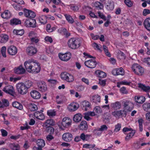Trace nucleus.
Here are the masks:
<instances>
[{"instance_id": "0eeeda50", "label": "nucleus", "mask_w": 150, "mask_h": 150, "mask_svg": "<svg viewBox=\"0 0 150 150\" xmlns=\"http://www.w3.org/2000/svg\"><path fill=\"white\" fill-rule=\"evenodd\" d=\"M37 85L39 90L42 92H45L47 90L46 85L44 81H39L37 83Z\"/></svg>"}, {"instance_id": "09e8293b", "label": "nucleus", "mask_w": 150, "mask_h": 150, "mask_svg": "<svg viewBox=\"0 0 150 150\" xmlns=\"http://www.w3.org/2000/svg\"><path fill=\"white\" fill-rule=\"evenodd\" d=\"M67 75L68 76L66 80L69 82H73L74 80L73 76L69 74Z\"/></svg>"}, {"instance_id": "4be33fe9", "label": "nucleus", "mask_w": 150, "mask_h": 150, "mask_svg": "<svg viewBox=\"0 0 150 150\" xmlns=\"http://www.w3.org/2000/svg\"><path fill=\"white\" fill-rule=\"evenodd\" d=\"M8 146L12 150H20V146L18 144H16L14 143H10Z\"/></svg>"}, {"instance_id": "1a4fd4ad", "label": "nucleus", "mask_w": 150, "mask_h": 150, "mask_svg": "<svg viewBox=\"0 0 150 150\" xmlns=\"http://www.w3.org/2000/svg\"><path fill=\"white\" fill-rule=\"evenodd\" d=\"M85 65L86 67L90 68H95L97 65V62L95 60L92 59L86 61L85 62Z\"/></svg>"}, {"instance_id": "f8f14e48", "label": "nucleus", "mask_w": 150, "mask_h": 150, "mask_svg": "<svg viewBox=\"0 0 150 150\" xmlns=\"http://www.w3.org/2000/svg\"><path fill=\"white\" fill-rule=\"evenodd\" d=\"M62 139L65 141L70 142L73 139L72 135L69 132L65 133L62 135Z\"/></svg>"}, {"instance_id": "473e14b6", "label": "nucleus", "mask_w": 150, "mask_h": 150, "mask_svg": "<svg viewBox=\"0 0 150 150\" xmlns=\"http://www.w3.org/2000/svg\"><path fill=\"white\" fill-rule=\"evenodd\" d=\"M114 4L113 1L110 0L108 1L107 8L109 10H112L114 8Z\"/></svg>"}, {"instance_id": "79ce46f5", "label": "nucleus", "mask_w": 150, "mask_h": 150, "mask_svg": "<svg viewBox=\"0 0 150 150\" xmlns=\"http://www.w3.org/2000/svg\"><path fill=\"white\" fill-rule=\"evenodd\" d=\"M40 23L43 24H46L47 22V17L45 16H42L39 18Z\"/></svg>"}, {"instance_id": "a878e982", "label": "nucleus", "mask_w": 150, "mask_h": 150, "mask_svg": "<svg viewBox=\"0 0 150 150\" xmlns=\"http://www.w3.org/2000/svg\"><path fill=\"white\" fill-rule=\"evenodd\" d=\"M9 38L8 36L6 34H1L0 35V42L4 43L6 42Z\"/></svg>"}, {"instance_id": "412c9836", "label": "nucleus", "mask_w": 150, "mask_h": 150, "mask_svg": "<svg viewBox=\"0 0 150 150\" xmlns=\"http://www.w3.org/2000/svg\"><path fill=\"white\" fill-rule=\"evenodd\" d=\"M111 107L114 109L117 110L120 109L121 107V103L118 101L116 102L111 104Z\"/></svg>"}, {"instance_id": "13d9d810", "label": "nucleus", "mask_w": 150, "mask_h": 150, "mask_svg": "<svg viewBox=\"0 0 150 150\" xmlns=\"http://www.w3.org/2000/svg\"><path fill=\"white\" fill-rule=\"evenodd\" d=\"M125 4L129 7H131L132 5V3L130 0H125Z\"/></svg>"}, {"instance_id": "e2e57ef3", "label": "nucleus", "mask_w": 150, "mask_h": 150, "mask_svg": "<svg viewBox=\"0 0 150 150\" xmlns=\"http://www.w3.org/2000/svg\"><path fill=\"white\" fill-rule=\"evenodd\" d=\"M23 11L24 12V14L25 16L26 17H27L29 15V14L30 12L31 11L29 10H28L26 9V8H24L23 9Z\"/></svg>"}, {"instance_id": "7ed1b4c3", "label": "nucleus", "mask_w": 150, "mask_h": 150, "mask_svg": "<svg viewBox=\"0 0 150 150\" xmlns=\"http://www.w3.org/2000/svg\"><path fill=\"white\" fill-rule=\"evenodd\" d=\"M132 69L134 73L137 75L141 76L144 73V69L137 64H133L132 66Z\"/></svg>"}, {"instance_id": "8fccbe9b", "label": "nucleus", "mask_w": 150, "mask_h": 150, "mask_svg": "<svg viewBox=\"0 0 150 150\" xmlns=\"http://www.w3.org/2000/svg\"><path fill=\"white\" fill-rule=\"evenodd\" d=\"M94 6L96 8H99L100 9L103 8V4L99 2H96L94 4Z\"/></svg>"}, {"instance_id": "4c0bfd02", "label": "nucleus", "mask_w": 150, "mask_h": 150, "mask_svg": "<svg viewBox=\"0 0 150 150\" xmlns=\"http://www.w3.org/2000/svg\"><path fill=\"white\" fill-rule=\"evenodd\" d=\"M36 143L38 146H40L43 147L45 145V141L41 139H38L36 141Z\"/></svg>"}, {"instance_id": "6e6552de", "label": "nucleus", "mask_w": 150, "mask_h": 150, "mask_svg": "<svg viewBox=\"0 0 150 150\" xmlns=\"http://www.w3.org/2000/svg\"><path fill=\"white\" fill-rule=\"evenodd\" d=\"M71 120L68 117L64 118L62 122V126L64 127L67 128L71 124Z\"/></svg>"}, {"instance_id": "49530a36", "label": "nucleus", "mask_w": 150, "mask_h": 150, "mask_svg": "<svg viewBox=\"0 0 150 150\" xmlns=\"http://www.w3.org/2000/svg\"><path fill=\"white\" fill-rule=\"evenodd\" d=\"M142 107L144 110L145 111L148 112V109H150V103H146L143 104Z\"/></svg>"}, {"instance_id": "2eb2a0df", "label": "nucleus", "mask_w": 150, "mask_h": 150, "mask_svg": "<svg viewBox=\"0 0 150 150\" xmlns=\"http://www.w3.org/2000/svg\"><path fill=\"white\" fill-rule=\"evenodd\" d=\"M79 107V105L77 103H73L69 105L68 108L70 111H74L77 110Z\"/></svg>"}, {"instance_id": "cd10ccee", "label": "nucleus", "mask_w": 150, "mask_h": 150, "mask_svg": "<svg viewBox=\"0 0 150 150\" xmlns=\"http://www.w3.org/2000/svg\"><path fill=\"white\" fill-rule=\"evenodd\" d=\"M100 96L98 95H95L91 97V100L93 102L97 103L100 102Z\"/></svg>"}, {"instance_id": "39448f33", "label": "nucleus", "mask_w": 150, "mask_h": 150, "mask_svg": "<svg viewBox=\"0 0 150 150\" xmlns=\"http://www.w3.org/2000/svg\"><path fill=\"white\" fill-rule=\"evenodd\" d=\"M3 91L12 96H14L15 94L14 88L11 85H8L6 86L3 89Z\"/></svg>"}, {"instance_id": "864d4df0", "label": "nucleus", "mask_w": 150, "mask_h": 150, "mask_svg": "<svg viewBox=\"0 0 150 150\" xmlns=\"http://www.w3.org/2000/svg\"><path fill=\"white\" fill-rule=\"evenodd\" d=\"M68 74L69 73L66 72H64L61 74V77L62 79L66 80L68 76L67 74Z\"/></svg>"}, {"instance_id": "052dcab7", "label": "nucleus", "mask_w": 150, "mask_h": 150, "mask_svg": "<svg viewBox=\"0 0 150 150\" xmlns=\"http://www.w3.org/2000/svg\"><path fill=\"white\" fill-rule=\"evenodd\" d=\"M150 14V10L147 9H144L143 12V15L146 16V15Z\"/></svg>"}, {"instance_id": "f704fd0d", "label": "nucleus", "mask_w": 150, "mask_h": 150, "mask_svg": "<svg viewBox=\"0 0 150 150\" xmlns=\"http://www.w3.org/2000/svg\"><path fill=\"white\" fill-rule=\"evenodd\" d=\"M29 108L31 111H34L38 110L37 106L34 103H30L29 104Z\"/></svg>"}, {"instance_id": "c9c22d12", "label": "nucleus", "mask_w": 150, "mask_h": 150, "mask_svg": "<svg viewBox=\"0 0 150 150\" xmlns=\"http://www.w3.org/2000/svg\"><path fill=\"white\" fill-rule=\"evenodd\" d=\"M64 15L66 20L69 23L71 24L73 23L74 21V20L70 15L65 14Z\"/></svg>"}, {"instance_id": "f3484780", "label": "nucleus", "mask_w": 150, "mask_h": 150, "mask_svg": "<svg viewBox=\"0 0 150 150\" xmlns=\"http://www.w3.org/2000/svg\"><path fill=\"white\" fill-rule=\"evenodd\" d=\"M25 71L21 65L19 67L15 68L14 69V72L17 74H22L24 73Z\"/></svg>"}, {"instance_id": "423d86ee", "label": "nucleus", "mask_w": 150, "mask_h": 150, "mask_svg": "<svg viewBox=\"0 0 150 150\" xmlns=\"http://www.w3.org/2000/svg\"><path fill=\"white\" fill-rule=\"evenodd\" d=\"M134 105L133 103L129 101L126 100L124 102L123 106L125 110L127 111H131L133 109Z\"/></svg>"}, {"instance_id": "f257e3e1", "label": "nucleus", "mask_w": 150, "mask_h": 150, "mask_svg": "<svg viewBox=\"0 0 150 150\" xmlns=\"http://www.w3.org/2000/svg\"><path fill=\"white\" fill-rule=\"evenodd\" d=\"M34 60H29L24 63V66L27 71L30 73H37L40 71V67L39 63L34 62Z\"/></svg>"}, {"instance_id": "69168bd1", "label": "nucleus", "mask_w": 150, "mask_h": 150, "mask_svg": "<svg viewBox=\"0 0 150 150\" xmlns=\"http://www.w3.org/2000/svg\"><path fill=\"white\" fill-rule=\"evenodd\" d=\"M98 14L99 16L104 21H105L106 20V17L104 16L102 13H101L100 12H98Z\"/></svg>"}, {"instance_id": "e433bc0d", "label": "nucleus", "mask_w": 150, "mask_h": 150, "mask_svg": "<svg viewBox=\"0 0 150 150\" xmlns=\"http://www.w3.org/2000/svg\"><path fill=\"white\" fill-rule=\"evenodd\" d=\"M117 57L120 59H124L126 56L125 54L120 50H119L117 53Z\"/></svg>"}, {"instance_id": "9b49d317", "label": "nucleus", "mask_w": 150, "mask_h": 150, "mask_svg": "<svg viewBox=\"0 0 150 150\" xmlns=\"http://www.w3.org/2000/svg\"><path fill=\"white\" fill-rule=\"evenodd\" d=\"M59 56L61 60L64 61H67L70 59L71 55L70 53H68L64 54H59Z\"/></svg>"}, {"instance_id": "0e129e2a", "label": "nucleus", "mask_w": 150, "mask_h": 150, "mask_svg": "<svg viewBox=\"0 0 150 150\" xmlns=\"http://www.w3.org/2000/svg\"><path fill=\"white\" fill-rule=\"evenodd\" d=\"M47 114L49 116H53L56 115V112L55 111H48L47 112Z\"/></svg>"}, {"instance_id": "b1692460", "label": "nucleus", "mask_w": 150, "mask_h": 150, "mask_svg": "<svg viewBox=\"0 0 150 150\" xmlns=\"http://www.w3.org/2000/svg\"><path fill=\"white\" fill-rule=\"evenodd\" d=\"M82 117V115L81 114L78 113L74 115L73 119L75 122H78L81 121Z\"/></svg>"}, {"instance_id": "c03bdc74", "label": "nucleus", "mask_w": 150, "mask_h": 150, "mask_svg": "<svg viewBox=\"0 0 150 150\" xmlns=\"http://www.w3.org/2000/svg\"><path fill=\"white\" fill-rule=\"evenodd\" d=\"M28 23L30 27L35 28L36 27V22L35 19H32L31 21L29 22V23L27 22V24Z\"/></svg>"}, {"instance_id": "5fc2aeb1", "label": "nucleus", "mask_w": 150, "mask_h": 150, "mask_svg": "<svg viewBox=\"0 0 150 150\" xmlns=\"http://www.w3.org/2000/svg\"><path fill=\"white\" fill-rule=\"evenodd\" d=\"M143 120L142 119H140L138 120V122L139 123V126L140 130V131H142L143 130L142 128V123Z\"/></svg>"}, {"instance_id": "72a5a7b5", "label": "nucleus", "mask_w": 150, "mask_h": 150, "mask_svg": "<svg viewBox=\"0 0 150 150\" xmlns=\"http://www.w3.org/2000/svg\"><path fill=\"white\" fill-rule=\"evenodd\" d=\"M21 23V20L16 18H13L10 21V24L12 25L20 24Z\"/></svg>"}, {"instance_id": "20e7f679", "label": "nucleus", "mask_w": 150, "mask_h": 150, "mask_svg": "<svg viewBox=\"0 0 150 150\" xmlns=\"http://www.w3.org/2000/svg\"><path fill=\"white\" fill-rule=\"evenodd\" d=\"M18 92L21 94H25L28 92V89L24 85V83H19L16 86Z\"/></svg>"}, {"instance_id": "338daca9", "label": "nucleus", "mask_w": 150, "mask_h": 150, "mask_svg": "<svg viewBox=\"0 0 150 150\" xmlns=\"http://www.w3.org/2000/svg\"><path fill=\"white\" fill-rule=\"evenodd\" d=\"M36 16L35 13L33 11H31L29 14V15L27 17L34 18Z\"/></svg>"}, {"instance_id": "4468645a", "label": "nucleus", "mask_w": 150, "mask_h": 150, "mask_svg": "<svg viewBox=\"0 0 150 150\" xmlns=\"http://www.w3.org/2000/svg\"><path fill=\"white\" fill-rule=\"evenodd\" d=\"M41 112L38 111L35 112H34V116L37 119L43 120L45 119V116L44 114L42 113L43 110H41Z\"/></svg>"}, {"instance_id": "2f4dec72", "label": "nucleus", "mask_w": 150, "mask_h": 150, "mask_svg": "<svg viewBox=\"0 0 150 150\" xmlns=\"http://www.w3.org/2000/svg\"><path fill=\"white\" fill-rule=\"evenodd\" d=\"M13 107L19 110H21L23 109V105L15 101L13 102L12 104Z\"/></svg>"}, {"instance_id": "603ef678", "label": "nucleus", "mask_w": 150, "mask_h": 150, "mask_svg": "<svg viewBox=\"0 0 150 150\" xmlns=\"http://www.w3.org/2000/svg\"><path fill=\"white\" fill-rule=\"evenodd\" d=\"M81 107H89L90 106L89 103L88 102L86 101H84L83 102L82 104L81 105Z\"/></svg>"}, {"instance_id": "bb28decb", "label": "nucleus", "mask_w": 150, "mask_h": 150, "mask_svg": "<svg viewBox=\"0 0 150 150\" xmlns=\"http://www.w3.org/2000/svg\"><path fill=\"white\" fill-rule=\"evenodd\" d=\"M143 24L146 28L150 31V18L146 19Z\"/></svg>"}, {"instance_id": "a211bd4d", "label": "nucleus", "mask_w": 150, "mask_h": 150, "mask_svg": "<svg viewBox=\"0 0 150 150\" xmlns=\"http://www.w3.org/2000/svg\"><path fill=\"white\" fill-rule=\"evenodd\" d=\"M80 130H86L88 128V126L87 122L85 121H82L79 126Z\"/></svg>"}, {"instance_id": "c756f323", "label": "nucleus", "mask_w": 150, "mask_h": 150, "mask_svg": "<svg viewBox=\"0 0 150 150\" xmlns=\"http://www.w3.org/2000/svg\"><path fill=\"white\" fill-rule=\"evenodd\" d=\"M139 87L141 88L144 91L146 92H149L150 91V87L149 86H145L141 83L138 84Z\"/></svg>"}, {"instance_id": "aec40b11", "label": "nucleus", "mask_w": 150, "mask_h": 150, "mask_svg": "<svg viewBox=\"0 0 150 150\" xmlns=\"http://www.w3.org/2000/svg\"><path fill=\"white\" fill-rule=\"evenodd\" d=\"M1 17L4 18L8 19L11 16V14L8 10H5L4 12L1 14Z\"/></svg>"}, {"instance_id": "ddd939ff", "label": "nucleus", "mask_w": 150, "mask_h": 150, "mask_svg": "<svg viewBox=\"0 0 150 150\" xmlns=\"http://www.w3.org/2000/svg\"><path fill=\"white\" fill-rule=\"evenodd\" d=\"M28 54L29 55H33L36 53L37 50L36 48L32 46L28 47L26 49Z\"/></svg>"}, {"instance_id": "dca6fc26", "label": "nucleus", "mask_w": 150, "mask_h": 150, "mask_svg": "<svg viewBox=\"0 0 150 150\" xmlns=\"http://www.w3.org/2000/svg\"><path fill=\"white\" fill-rule=\"evenodd\" d=\"M31 96L35 99H38L41 97L40 93L36 90H33L30 92Z\"/></svg>"}, {"instance_id": "7c9ffc66", "label": "nucleus", "mask_w": 150, "mask_h": 150, "mask_svg": "<svg viewBox=\"0 0 150 150\" xmlns=\"http://www.w3.org/2000/svg\"><path fill=\"white\" fill-rule=\"evenodd\" d=\"M46 138L47 141H50L53 139L54 143H56L58 142V140L57 139L54 137L51 134H48L46 136Z\"/></svg>"}, {"instance_id": "9d476101", "label": "nucleus", "mask_w": 150, "mask_h": 150, "mask_svg": "<svg viewBox=\"0 0 150 150\" xmlns=\"http://www.w3.org/2000/svg\"><path fill=\"white\" fill-rule=\"evenodd\" d=\"M8 53L11 55H14L17 53L18 50L16 47L14 45H11L8 48Z\"/></svg>"}, {"instance_id": "5701e85b", "label": "nucleus", "mask_w": 150, "mask_h": 150, "mask_svg": "<svg viewBox=\"0 0 150 150\" xmlns=\"http://www.w3.org/2000/svg\"><path fill=\"white\" fill-rule=\"evenodd\" d=\"M2 102L0 100V108H4V107H8L9 105V102L8 100L6 99H2Z\"/></svg>"}, {"instance_id": "de8ad7c7", "label": "nucleus", "mask_w": 150, "mask_h": 150, "mask_svg": "<svg viewBox=\"0 0 150 150\" xmlns=\"http://www.w3.org/2000/svg\"><path fill=\"white\" fill-rule=\"evenodd\" d=\"M103 49L104 51L105 54L108 57H110L111 56V54L108 52L107 47L105 45H103Z\"/></svg>"}, {"instance_id": "774afa93", "label": "nucleus", "mask_w": 150, "mask_h": 150, "mask_svg": "<svg viewBox=\"0 0 150 150\" xmlns=\"http://www.w3.org/2000/svg\"><path fill=\"white\" fill-rule=\"evenodd\" d=\"M2 135L3 137H6L7 136L8 134L7 132L5 130L1 129V130Z\"/></svg>"}, {"instance_id": "393cba45", "label": "nucleus", "mask_w": 150, "mask_h": 150, "mask_svg": "<svg viewBox=\"0 0 150 150\" xmlns=\"http://www.w3.org/2000/svg\"><path fill=\"white\" fill-rule=\"evenodd\" d=\"M54 121L52 119L47 120L45 122V127H48L54 125Z\"/></svg>"}, {"instance_id": "c85d7f7f", "label": "nucleus", "mask_w": 150, "mask_h": 150, "mask_svg": "<svg viewBox=\"0 0 150 150\" xmlns=\"http://www.w3.org/2000/svg\"><path fill=\"white\" fill-rule=\"evenodd\" d=\"M95 73L97 74V76L100 78H104L106 76V73L99 70H97L96 71Z\"/></svg>"}, {"instance_id": "680f3d73", "label": "nucleus", "mask_w": 150, "mask_h": 150, "mask_svg": "<svg viewBox=\"0 0 150 150\" xmlns=\"http://www.w3.org/2000/svg\"><path fill=\"white\" fill-rule=\"evenodd\" d=\"M94 110L98 113H100L102 112V111L99 106L96 107L94 109Z\"/></svg>"}, {"instance_id": "58836bf2", "label": "nucleus", "mask_w": 150, "mask_h": 150, "mask_svg": "<svg viewBox=\"0 0 150 150\" xmlns=\"http://www.w3.org/2000/svg\"><path fill=\"white\" fill-rule=\"evenodd\" d=\"M122 112H124V111H122V110H119L115 111L112 112V115L115 117L122 116L123 115V113Z\"/></svg>"}, {"instance_id": "4d7b16f0", "label": "nucleus", "mask_w": 150, "mask_h": 150, "mask_svg": "<svg viewBox=\"0 0 150 150\" xmlns=\"http://www.w3.org/2000/svg\"><path fill=\"white\" fill-rule=\"evenodd\" d=\"M6 48L5 47H3L1 49V52L2 54V56L4 57H6Z\"/></svg>"}, {"instance_id": "3c124183", "label": "nucleus", "mask_w": 150, "mask_h": 150, "mask_svg": "<svg viewBox=\"0 0 150 150\" xmlns=\"http://www.w3.org/2000/svg\"><path fill=\"white\" fill-rule=\"evenodd\" d=\"M24 85L28 89L32 85V83L30 81H28L25 83Z\"/></svg>"}, {"instance_id": "6ab92c4d", "label": "nucleus", "mask_w": 150, "mask_h": 150, "mask_svg": "<svg viewBox=\"0 0 150 150\" xmlns=\"http://www.w3.org/2000/svg\"><path fill=\"white\" fill-rule=\"evenodd\" d=\"M135 101L139 103L142 104L145 101V98L144 96L139 97L136 96L134 98Z\"/></svg>"}, {"instance_id": "bf43d9fd", "label": "nucleus", "mask_w": 150, "mask_h": 150, "mask_svg": "<svg viewBox=\"0 0 150 150\" xmlns=\"http://www.w3.org/2000/svg\"><path fill=\"white\" fill-rule=\"evenodd\" d=\"M121 127V124L119 123H118L115 126V128L114 131L115 132H118L120 130Z\"/></svg>"}, {"instance_id": "f03ea898", "label": "nucleus", "mask_w": 150, "mask_h": 150, "mask_svg": "<svg viewBox=\"0 0 150 150\" xmlns=\"http://www.w3.org/2000/svg\"><path fill=\"white\" fill-rule=\"evenodd\" d=\"M67 44L70 48L72 49H76L80 46L81 42L78 39L74 38H71L69 40Z\"/></svg>"}, {"instance_id": "6e6d98bb", "label": "nucleus", "mask_w": 150, "mask_h": 150, "mask_svg": "<svg viewBox=\"0 0 150 150\" xmlns=\"http://www.w3.org/2000/svg\"><path fill=\"white\" fill-rule=\"evenodd\" d=\"M95 144H85L83 146V147L86 148H93L95 146Z\"/></svg>"}, {"instance_id": "37998d69", "label": "nucleus", "mask_w": 150, "mask_h": 150, "mask_svg": "<svg viewBox=\"0 0 150 150\" xmlns=\"http://www.w3.org/2000/svg\"><path fill=\"white\" fill-rule=\"evenodd\" d=\"M114 71L115 73H116L117 75H122L124 74V73L123 69L122 68L118 69Z\"/></svg>"}, {"instance_id": "a18cd8bd", "label": "nucleus", "mask_w": 150, "mask_h": 150, "mask_svg": "<svg viewBox=\"0 0 150 150\" xmlns=\"http://www.w3.org/2000/svg\"><path fill=\"white\" fill-rule=\"evenodd\" d=\"M46 131L47 132L49 133L50 134H53L54 132V129L52 127H45Z\"/></svg>"}, {"instance_id": "a19ab883", "label": "nucleus", "mask_w": 150, "mask_h": 150, "mask_svg": "<svg viewBox=\"0 0 150 150\" xmlns=\"http://www.w3.org/2000/svg\"><path fill=\"white\" fill-rule=\"evenodd\" d=\"M24 30L23 29L20 30H14L13 33L16 35H22L24 33Z\"/></svg>"}, {"instance_id": "ea45409f", "label": "nucleus", "mask_w": 150, "mask_h": 150, "mask_svg": "<svg viewBox=\"0 0 150 150\" xmlns=\"http://www.w3.org/2000/svg\"><path fill=\"white\" fill-rule=\"evenodd\" d=\"M108 129V127L105 125H104L100 126V128H97L95 130V132H96L97 131H103L104 130H106Z\"/></svg>"}]
</instances>
